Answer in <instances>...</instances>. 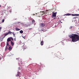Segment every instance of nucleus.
I'll return each mask as SVG.
<instances>
[{
    "mask_svg": "<svg viewBox=\"0 0 79 79\" xmlns=\"http://www.w3.org/2000/svg\"><path fill=\"white\" fill-rule=\"evenodd\" d=\"M69 37L72 39V41L73 42H77L79 40V35L76 34H73L72 35H69Z\"/></svg>",
    "mask_w": 79,
    "mask_h": 79,
    "instance_id": "obj_1",
    "label": "nucleus"
},
{
    "mask_svg": "<svg viewBox=\"0 0 79 79\" xmlns=\"http://www.w3.org/2000/svg\"><path fill=\"white\" fill-rule=\"evenodd\" d=\"M45 27V24L44 23H41L40 24V27L41 28V30L40 31H43V32H46L47 31V30L45 28H43L42 29V28H43V27Z\"/></svg>",
    "mask_w": 79,
    "mask_h": 79,
    "instance_id": "obj_2",
    "label": "nucleus"
},
{
    "mask_svg": "<svg viewBox=\"0 0 79 79\" xmlns=\"http://www.w3.org/2000/svg\"><path fill=\"white\" fill-rule=\"evenodd\" d=\"M56 13H57V12H55V13L52 12V18H53V17H56Z\"/></svg>",
    "mask_w": 79,
    "mask_h": 79,
    "instance_id": "obj_3",
    "label": "nucleus"
},
{
    "mask_svg": "<svg viewBox=\"0 0 79 79\" xmlns=\"http://www.w3.org/2000/svg\"><path fill=\"white\" fill-rule=\"evenodd\" d=\"M20 75H21V73L19 72H18L17 74L16 75V77H20Z\"/></svg>",
    "mask_w": 79,
    "mask_h": 79,
    "instance_id": "obj_4",
    "label": "nucleus"
},
{
    "mask_svg": "<svg viewBox=\"0 0 79 79\" xmlns=\"http://www.w3.org/2000/svg\"><path fill=\"white\" fill-rule=\"evenodd\" d=\"M78 15H78L77 14H72L71 15L73 16H78Z\"/></svg>",
    "mask_w": 79,
    "mask_h": 79,
    "instance_id": "obj_5",
    "label": "nucleus"
},
{
    "mask_svg": "<svg viewBox=\"0 0 79 79\" xmlns=\"http://www.w3.org/2000/svg\"><path fill=\"white\" fill-rule=\"evenodd\" d=\"M36 16H40V13L37 12L36 14Z\"/></svg>",
    "mask_w": 79,
    "mask_h": 79,
    "instance_id": "obj_6",
    "label": "nucleus"
},
{
    "mask_svg": "<svg viewBox=\"0 0 79 79\" xmlns=\"http://www.w3.org/2000/svg\"><path fill=\"white\" fill-rule=\"evenodd\" d=\"M10 41H11V38H8L7 39V42H10Z\"/></svg>",
    "mask_w": 79,
    "mask_h": 79,
    "instance_id": "obj_7",
    "label": "nucleus"
},
{
    "mask_svg": "<svg viewBox=\"0 0 79 79\" xmlns=\"http://www.w3.org/2000/svg\"><path fill=\"white\" fill-rule=\"evenodd\" d=\"M7 11L8 12H11V9L9 8L7 9Z\"/></svg>",
    "mask_w": 79,
    "mask_h": 79,
    "instance_id": "obj_8",
    "label": "nucleus"
},
{
    "mask_svg": "<svg viewBox=\"0 0 79 79\" xmlns=\"http://www.w3.org/2000/svg\"><path fill=\"white\" fill-rule=\"evenodd\" d=\"M65 16H71V14H66L65 15Z\"/></svg>",
    "mask_w": 79,
    "mask_h": 79,
    "instance_id": "obj_9",
    "label": "nucleus"
},
{
    "mask_svg": "<svg viewBox=\"0 0 79 79\" xmlns=\"http://www.w3.org/2000/svg\"><path fill=\"white\" fill-rule=\"evenodd\" d=\"M11 44L12 46H14V43L12 41H11Z\"/></svg>",
    "mask_w": 79,
    "mask_h": 79,
    "instance_id": "obj_10",
    "label": "nucleus"
},
{
    "mask_svg": "<svg viewBox=\"0 0 79 79\" xmlns=\"http://www.w3.org/2000/svg\"><path fill=\"white\" fill-rule=\"evenodd\" d=\"M40 1H42V0H38V1L37 3L40 4Z\"/></svg>",
    "mask_w": 79,
    "mask_h": 79,
    "instance_id": "obj_11",
    "label": "nucleus"
},
{
    "mask_svg": "<svg viewBox=\"0 0 79 79\" xmlns=\"http://www.w3.org/2000/svg\"><path fill=\"white\" fill-rule=\"evenodd\" d=\"M8 46H6L5 48V51H6V50H8Z\"/></svg>",
    "mask_w": 79,
    "mask_h": 79,
    "instance_id": "obj_12",
    "label": "nucleus"
},
{
    "mask_svg": "<svg viewBox=\"0 0 79 79\" xmlns=\"http://www.w3.org/2000/svg\"><path fill=\"white\" fill-rule=\"evenodd\" d=\"M74 27L70 26L69 27L70 29H74Z\"/></svg>",
    "mask_w": 79,
    "mask_h": 79,
    "instance_id": "obj_13",
    "label": "nucleus"
},
{
    "mask_svg": "<svg viewBox=\"0 0 79 79\" xmlns=\"http://www.w3.org/2000/svg\"><path fill=\"white\" fill-rule=\"evenodd\" d=\"M44 41H42L41 42V43H40V44L41 45H43V44H44Z\"/></svg>",
    "mask_w": 79,
    "mask_h": 79,
    "instance_id": "obj_14",
    "label": "nucleus"
},
{
    "mask_svg": "<svg viewBox=\"0 0 79 79\" xmlns=\"http://www.w3.org/2000/svg\"><path fill=\"white\" fill-rule=\"evenodd\" d=\"M11 33H12V32H11L10 31H9L7 33V35H8V34H11Z\"/></svg>",
    "mask_w": 79,
    "mask_h": 79,
    "instance_id": "obj_15",
    "label": "nucleus"
},
{
    "mask_svg": "<svg viewBox=\"0 0 79 79\" xmlns=\"http://www.w3.org/2000/svg\"><path fill=\"white\" fill-rule=\"evenodd\" d=\"M9 50H10V51L11 50V49H12V47H9V48H8Z\"/></svg>",
    "mask_w": 79,
    "mask_h": 79,
    "instance_id": "obj_16",
    "label": "nucleus"
},
{
    "mask_svg": "<svg viewBox=\"0 0 79 79\" xmlns=\"http://www.w3.org/2000/svg\"><path fill=\"white\" fill-rule=\"evenodd\" d=\"M15 30L16 31H20V29H18V28H16Z\"/></svg>",
    "mask_w": 79,
    "mask_h": 79,
    "instance_id": "obj_17",
    "label": "nucleus"
},
{
    "mask_svg": "<svg viewBox=\"0 0 79 79\" xmlns=\"http://www.w3.org/2000/svg\"><path fill=\"white\" fill-rule=\"evenodd\" d=\"M6 45L7 46H9V43L8 42H6Z\"/></svg>",
    "mask_w": 79,
    "mask_h": 79,
    "instance_id": "obj_18",
    "label": "nucleus"
},
{
    "mask_svg": "<svg viewBox=\"0 0 79 79\" xmlns=\"http://www.w3.org/2000/svg\"><path fill=\"white\" fill-rule=\"evenodd\" d=\"M20 33L21 34H23V31L22 30H21V31H20Z\"/></svg>",
    "mask_w": 79,
    "mask_h": 79,
    "instance_id": "obj_19",
    "label": "nucleus"
},
{
    "mask_svg": "<svg viewBox=\"0 0 79 79\" xmlns=\"http://www.w3.org/2000/svg\"><path fill=\"white\" fill-rule=\"evenodd\" d=\"M31 22L32 23H34L35 22V20H32Z\"/></svg>",
    "mask_w": 79,
    "mask_h": 79,
    "instance_id": "obj_20",
    "label": "nucleus"
},
{
    "mask_svg": "<svg viewBox=\"0 0 79 79\" xmlns=\"http://www.w3.org/2000/svg\"><path fill=\"white\" fill-rule=\"evenodd\" d=\"M77 18V17H75L73 18V19H76Z\"/></svg>",
    "mask_w": 79,
    "mask_h": 79,
    "instance_id": "obj_21",
    "label": "nucleus"
},
{
    "mask_svg": "<svg viewBox=\"0 0 79 79\" xmlns=\"http://www.w3.org/2000/svg\"><path fill=\"white\" fill-rule=\"evenodd\" d=\"M10 38L12 40H13V38L12 37H10Z\"/></svg>",
    "mask_w": 79,
    "mask_h": 79,
    "instance_id": "obj_22",
    "label": "nucleus"
},
{
    "mask_svg": "<svg viewBox=\"0 0 79 79\" xmlns=\"http://www.w3.org/2000/svg\"><path fill=\"white\" fill-rule=\"evenodd\" d=\"M4 21H5V20H4V19H3L2 20V22L4 23Z\"/></svg>",
    "mask_w": 79,
    "mask_h": 79,
    "instance_id": "obj_23",
    "label": "nucleus"
},
{
    "mask_svg": "<svg viewBox=\"0 0 79 79\" xmlns=\"http://www.w3.org/2000/svg\"><path fill=\"white\" fill-rule=\"evenodd\" d=\"M19 23H20V24H23L22 23H21L20 22H18V24H19Z\"/></svg>",
    "mask_w": 79,
    "mask_h": 79,
    "instance_id": "obj_24",
    "label": "nucleus"
},
{
    "mask_svg": "<svg viewBox=\"0 0 79 79\" xmlns=\"http://www.w3.org/2000/svg\"><path fill=\"white\" fill-rule=\"evenodd\" d=\"M8 35V34L7 33H6L4 35H5V36H6V35Z\"/></svg>",
    "mask_w": 79,
    "mask_h": 79,
    "instance_id": "obj_25",
    "label": "nucleus"
},
{
    "mask_svg": "<svg viewBox=\"0 0 79 79\" xmlns=\"http://www.w3.org/2000/svg\"><path fill=\"white\" fill-rule=\"evenodd\" d=\"M1 29H2V27H0V31H1Z\"/></svg>",
    "mask_w": 79,
    "mask_h": 79,
    "instance_id": "obj_26",
    "label": "nucleus"
},
{
    "mask_svg": "<svg viewBox=\"0 0 79 79\" xmlns=\"http://www.w3.org/2000/svg\"><path fill=\"white\" fill-rule=\"evenodd\" d=\"M50 28V26H49L48 27H47V29H49Z\"/></svg>",
    "mask_w": 79,
    "mask_h": 79,
    "instance_id": "obj_27",
    "label": "nucleus"
},
{
    "mask_svg": "<svg viewBox=\"0 0 79 79\" xmlns=\"http://www.w3.org/2000/svg\"><path fill=\"white\" fill-rule=\"evenodd\" d=\"M36 13H34L33 15H36Z\"/></svg>",
    "mask_w": 79,
    "mask_h": 79,
    "instance_id": "obj_28",
    "label": "nucleus"
},
{
    "mask_svg": "<svg viewBox=\"0 0 79 79\" xmlns=\"http://www.w3.org/2000/svg\"><path fill=\"white\" fill-rule=\"evenodd\" d=\"M5 36H4L3 38H2V40L3 39H4V38H5Z\"/></svg>",
    "mask_w": 79,
    "mask_h": 79,
    "instance_id": "obj_29",
    "label": "nucleus"
},
{
    "mask_svg": "<svg viewBox=\"0 0 79 79\" xmlns=\"http://www.w3.org/2000/svg\"><path fill=\"white\" fill-rule=\"evenodd\" d=\"M18 69H19H19H20V67H19Z\"/></svg>",
    "mask_w": 79,
    "mask_h": 79,
    "instance_id": "obj_30",
    "label": "nucleus"
},
{
    "mask_svg": "<svg viewBox=\"0 0 79 79\" xmlns=\"http://www.w3.org/2000/svg\"><path fill=\"white\" fill-rule=\"evenodd\" d=\"M14 40L15 41H16V38H15Z\"/></svg>",
    "mask_w": 79,
    "mask_h": 79,
    "instance_id": "obj_31",
    "label": "nucleus"
},
{
    "mask_svg": "<svg viewBox=\"0 0 79 79\" xmlns=\"http://www.w3.org/2000/svg\"><path fill=\"white\" fill-rule=\"evenodd\" d=\"M12 34H13V35H14V34H14V32H12Z\"/></svg>",
    "mask_w": 79,
    "mask_h": 79,
    "instance_id": "obj_32",
    "label": "nucleus"
},
{
    "mask_svg": "<svg viewBox=\"0 0 79 79\" xmlns=\"http://www.w3.org/2000/svg\"><path fill=\"white\" fill-rule=\"evenodd\" d=\"M14 37H15V35L14 34Z\"/></svg>",
    "mask_w": 79,
    "mask_h": 79,
    "instance_id": "obj_33",
    "label": "nucleus"
},
{
    "mask_svg": "<svg viewBox=\"0 0 79 79\" xmlns=\"http://www.w3.org/2000/svg\"><path fill=\"white\" fill-rule=\"evenodd\" d=\"M24 49H26V48H24Z\"/></svg>",
    "mask_w": 79,
    "mask_h": 79,
    "instance_id": "obj_34",
    "label": "nucleus"
},
{
    "mask_svg": "<svg viewBox=\"0 0 79 79\" xmlns=\"http://www.w3.org/2000/svg\"><path fill=\"white\" fill-rule=\"evenodd\" d=\"M0 7H1V6L0 5Z\"/></svg>",
    "mask_w": 79,
    "mask_h": 79,
    "instance_id": "obj_35",
    "label": "nucleus"
},
{
    "mask_svg": "<svg viewBox=\"0 0 79 79\" xmlns=\"http://www.w3.org/2000/svg\"><path fill=\"white\" fill-rule=\"evenodd\" d=\"M0 24H1V22H0Z\"/></svg>",
    "mask_w": 79,
    "mask_h": 79,
    "instance_id": "obj_36",
    "label": "nucleus"
},
{
    "mask_svg": "<svg viewBox=\"0 0 79 79\" xmlns=\"http://www.w3.org/2000/svg\"><path fill=\"white\" fill-rule=\"evenodd\" d=\"M61 23H62V22H61Z\"/></svg>",
    "mask_w": 79,
    "mask_h": 79,
    "instance_id": "obj_37",
    "label": "nucleus"
}]
</instances>
